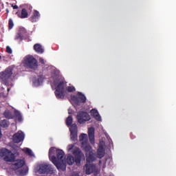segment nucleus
Returning <instances> with one entry per match:
<instances>
[{
	"instance_id": "obj_39",
	"label": "nucleus",
	"mask_w": 176,
	"mask_h": 176,
	"mask_svg": "<svg viewBox=\"0 0 176 176\" xmlns=\"http://www.w3.org/2000/svg\"><path fill=\"white\" fill-rule=\"evenodd\" d=\"M12 8H13L14 6L13 4H11Z\"/></svg>"
},
{
	"instance_id": "obj_23",
	"label": "nucleus",
	"mask_w": 176,
	"mask_h": 176,
	"mask_svg": "<svg viewBox=\"0 0 176 176\" xmlns=\"http://www.w3.org/2000/svg\"><path fill=\"white\" fill-rule=\"evenodd\" d=\"M0 126L1 127H4V128H6V127H8L9 126V123L8 121H6V120H1V123H0Z\"/></svg>"
},
{
	"instance_id": "obj_28",
	"label": "nucleus",
	"mask_w": 176,
	"mask_h": 176,
	"mask_svg": "<svg viewBox=\"0 0 176 176\" xmlns=\"http://www.w3.org/2000/svg\"><path fill=\"white\" fill-rule=\"evenodd\" d=\"M14 27V23H13V20L9 19L8 21V28L9 30H12Z\"/></svg>"
},
{
	"instance_id": "obj_30",
	"label": "nucleus",
	"mask_w": 176,
	"mask_h": 176,
	"mask_svg": "<svg viewBox=\"0 0 176 176\" xmlns=\"http://www.w3.org/2000/svg\"><path fill=\"white\" fill-rule=\"evenodd\" d=\"M15 119L18 122H21V119H22L21 115H20V113H16V116H15Z\"/></svg>"
},
{
	"instance_id": "obj_1",
	"label": "nucleus",
	"mask_w": 176,
	"mask_h": 176,
	"mask_svg": "<svg viewBox=\"0 0 176 176\" xmlns=\"http://www.w3.org/2000/svg\"><path fill=\"white\" fill-rule=\"evenodd\" d=\"M49 157L50 160L56 166L58 170H65L67 163L65 162V157H64V151L52 147L49 151Z\"/></svg>"
},
{
	"instance_id": "obj_38",
	"label": "nucleus",
	"mask_w": 176,
	"mask_h": 176,
	"mask_svg": "<svg viewBox=\"0 0 176 176\" xmlns=\"http://www.w3.org/2000/svg\"><path fill=\"white\" fill-rule=\"evenodd\" d=\"M8 91H10V88H8Z\"/></svg>"
},
{
	"instance_id": "obj_18",
	"label": "nucleus",
	"mask_w": 176,
	"mask_h": 176,
	"mask_svg": "<svg viewBox=\"0 0 176 176\" xmlns=\"http://www.w3.org/2000/svg\"><path fill=\"white\" fill-rule=\"evenodd\" d=\"M34 50H35V52H36V53H38L39 54H42V53L45 52V50L42 47V45L38 43L34 45Z\"/></svg>"
},
{
	"instance_id": "obj_3",
	"label": "nucleus",
	"mask_w": 176,
	"mask_h": 176,
	"mask_svg": "<svg viewBox=\"0 0 176 176\" xmlns=\"http://www.w3.org/2000/svg\"><path fill=\"white\" fill-rule=\"evenodd\" d=\"M24 164H25V161H24V160H16L13 161L11 168L12 170H14L16 175L24 176L27 174V173H28L27 169H22Z\"/></svg>"
},
{
	"instance_id": "obj_25",
	"label": "nucleus",
	"mask_w": 176,
	"mask_h": 176,
	"mask_svg": "<svg viewBox=\"0 0 176 176\" xmlns=\"http://www.w3.org/2000/svg\"><path fill=\"white\" fill-rule=\"evenodd\" d=\"M74 162H75V161L74 160V158H73L72 157H71V156H69V155L67 157V164H68L69 166L72 165Z\"/></svg>"
},
{
	"instance_id": "obj_40",
	"label": "nucleus",
	"mask_w": 176,
	"mask_h": 176,
	"mask_svg": "<svg viewBox=\"0 0 176 176\" xmlns=\"http://www.w3.org/2000/svg\"><path fill=\"white\" fill-rule=\"evenodd\" d=\"M6 116V118H10V117H9V116Z\"/></svg>"
},
{
	"instance_id": "obj_24",
	"label": "nucleus",
	"mask_w": 176,
	"mask_h": 176,
	"mask_svg": "<svg viewBox=\"0 0 176 176\" xmlns=\"http://www.w3.org/2000/svg\"><path fill=\"white\" fill-rule=\"evenodd\" d=\"M66 90L68 93H74V91H76V89H75L74 86H69L66 87Z\"/></svg>"
},
{
	"instance_id": "obj_34",
	"label": "nucleus",
	"mask_w": 176,
	"mask_h": 176,
	"mask_svg": "<svg viewBox=\"0 0 176 176\" xmlns=\"http://www.w3.org/2000/svg\"><path fill=\"white\" fill-rule=\"evenodd\" d=\"M89 111H97V109L92 108V109H89Z\"/></svg>"
},
{
	"instance_id": "obj_29",
	"label": "nucleus",
	"mask_w": 176,
	"mask_h": 176,
	"mask_svg": "<svg viewBox=\"0 0 176 176\" xmlns=\"http://www.w3.org/2000/svg\"><path fill=\"white\" fill-rule=\"evenodd\" d=\"M18 32L21 33V36L24 38V36L27 34V30H25L24 28H21Z\"/></svg>"
},
{
	"instance_id": "obj_7",
	"label": "nucleus",
	"mask_w": 176,
	"mask_h": 176,
	"mask_svg": "<svg viewBox=\"0 0 176 176\" xmlns=\"http://www.w3.org/2000/svg\"><path fill=\"white\" fill-rule=\"evenodd\" d=\"M67 151L71 153H74V155L77 157V159L76 160V164L77 166H80V158L82 156H83V155L82 153H80L79 148H78L76 146H74V144H69L67 146Z\"/></svg>"
},
{
	"instance_id": "obj_6",
	"label": "nucleus",
	"mask_w": 176,
	"mask_h": 176,
	"mask_svg": "<svg viewBox=\"0 0 176 176\" xmlns=\"http://www.w3.org/2000/svg\"><path fill=\"white\" fill-rule=\"evenodd\" d=\"M23 64L25 68H30V69L38 68V60L31 55L25 56Z\"/></svg>"
},
{
	"instance_id": "obj_4",
	"label": "nucleus",
	"mask_w": 176,
	"mask_h": 176,
	"mask_svg": "<svg viewBox=\"0 0 176 176\" xmlns=\"http://www.w3.org/2000/svg\"><path fill=\"white\" fill-rule=\"evenodd\" d=\"M55 86V96L58 100H64L65 97V87H67V82L65 80H60L57 82Z\"/></svg>"
},
{
	"instance_id": "obj_10",
	"label": "nucleus",
	"mask_w": 176,
	"mask_h": 176,
	"mask_svg": "<svg viewBox=\"0 0 176 176\" xmlns=\"http://www.w3.org/2000/svg\"><path fill=\"white\" fill-rule=\"evenodd\" d=\"M72 100L76 105H80V104H85L86 102V96L82 92H78L77 96H71Z\"/></svg>"
},
{
	"instance_id": "obj_36",
	"label": "nucleus",
	"mask_w": 176,
	"mask_h": 176,
	"mask_svg": "<svg viewBox=\"0 0 176 176\" xmlns=\"http://www.w3.org/2000/svg\"><path fill=\"white\" fill-rule=\"evenodd\" d=\"M72 113V111L69 112V115H71Z\"/></svg>"
},
{
	"instance_id": "obj_35",
	"label": "nucleus",
	"mask_w": 176,
	"mask_h": 176,
	"mask_svg": "<svg viewBox=\"0 0 176 176\" xmlns=\"http://www.w3.org/2000/svg\"><path fill=\"white\" fill-rule=\"evenodd\" d=\"M0 138H2V132L0 131Z\"/></svg>"
},
{
	"instance_id": "obj_9",
	"label": "nucleus",
	"mask_w": 176,
	"mask_h": 176,
	"mask_svg": "<svg viewBox=\"0 0 176 176\" xmlns=\"http://www.w3.org/2000/svg\"><path fill=\"white\" fill-rule=\"evenodd\" d=\"M0 157L4 159L6 162H13L14 160V155L6 148H2L0 151Z\"/></svg>"
},
{
	"instance_id": "obj_31",
	"label": "nucleus",
	"mask_w": 176,
	"mask_h": 176,
	"mask_svg": "<svg viewBox=\"0 0 176 176\" xmlns=\"http://www.w3.org/2000/svg\"><path fill=\"white\" fill-rule=\"evenodd\" d=\"M6 52L8 53V54H12V53H13V51L12 50V48H10L9 46H7Z\"/></svg>"
},
{
	"instance_id": "obj_5",
	"label": "nucleus",
	"mask_w": 176,
	"mask_h": 176,
	"mask_svg": "<svg viewBox=\"0 0 176 176\" xmlns=\"http://www.w3.org/2000/svg\"><path fill=\"white\" fill-rule=\"evenodd\" d=\"M12 75H13V67H8L5 71L1 72L0 73V82L2 85H5V86L9 85V80L10 78H12Z\"/></svg>"
},
{
	"instance_id": "obj_12",
	"label": "nucleus",
	"mask_w": 176,
	"mask_h": 176,
	"mask_svg": "<svg viewBox=\"0 0 176 176\" xmlns=\"http://www.w3.org/2000/svg\"><path fill=\"white\" fill-rule=\"evenodd\" d=\"M70 138L72 141H76L78 140V126L76 124H72L70 128Z\"/></svg>"
},
{
	"instance_id": "obj_32",
	"label": "nucleus",
	"mask_w": 176,
	"mask_h": 176,
	"mask_svg": "<svg viewBox=\"0 0 176 176\" xmlns=\"http://www.w3.org/2000/svg\"><path fill=\"white\" fill-rule=\"evenodd\" d=\"M39 62H40L41 64H45V60H44L43 58H39Z\"/></svg>"
},
{
	"instance_id": "obj_13",
	"label": "nucleus",
	"mask_w": 176,
	"mask_h": 176,
	"mask_svg": "<svg viewBox=\"0 0 176 176\" xmlns=\"http://www.w3.org/2000/svg\"><path fill=\"white\" fill-rule=\"evenodd\" d=\"M24 133L19 131L13 135V141L14 142L19 144V142H21V141H24Z\"/></svg>"
},
{
	"instance_id": "obj_11",
	"label": "nucleus",
	"mask_w": 176,
	"mask_h": 176,
	"mask_svg": "<svg viewBox=\"0 0 176 176\" xmlns=\"http://www.w3.org/2000/svg\"><path fill=\"white\" fill-rule=\"evenodd\" d=\"M77 119L80 124H83V123H86V122L89 121L90 116L85 111H81L78 114Z\"/></svg>"
},
{
	"instance_id": "obj_41",
	"label": "nucleus",
	"mask_w": 176,
	"mask_h": 176,
	"mask_svg": "<svg viewBox=\"0 0 176 176\" xmlns=\"http://www.w3.org/2000/svg\"><path fill=\"white\" fill-rule=\"evenodd\" d=\"M1 58H2V56L0 55V60H1Z\"/></svg>"
},
{
	"instance_id": "obj_37",
	"label": "nucleus",
	"mask_w": 176,
	"mask_h": 176,
	"mask_svg": "<svg viewBox=\"0 0 176 176\" xmlns=\"http://www.w3.org/2000/svg\"><path fill=\"white\" fill-rule=\"evenodd\" d=\"M6 12H7V13H9V10L7 9V10H6Z\"/></svg>"
},
{
	"instance_id": "obj_15",
	"label": "nucleus",
	"mask_w": 176,
	"mask_h": 176,
	"mask_svg": "<svg viewBox=\"0 0 176 176\" xmlns=\"http://www.w3.org/2000/svg\"><path fill=\"white\" fill-rule=\"evenodd\" d=\"M39 17H41V14H39V12L34 10L33 14L30 18V20L32 21V23H36V21L39 20Z\"/></svg>"
},
{
	"instance_id": "obj_21",
	"label": "nucleus",
	"mask_w": 176,
	"mask_h": 176,
	"mask_svg": "<svg viewBox=\"0 0 176 176\" xmlns=\"http://www.w3.org/2000/svg\"><path fill=\"white\" fill-rule=\"evenodd\" d=\"M85 171H86V174H91V173H93V166H91V164H87V165L85 166Z\"/></svg>"
},
{
	"instance_id": "obj_33",
	"label": "nucleus",
	"mask_w": 176,
	"mask_h": 176,
	"mask_svg": "<svg viewBox=\"0 0 176 176\" xmlns=\"http://www.w3.org/2000/svg\"><path fill=\"white\" fill-rule=\"evenodd\" d=\"M13 9H19V6L17 5L14 6Z\"/></svg>"
},
{
	"instance_id": "obj_19",
	"label": "nucleus",
	"mask_w": 176,
	"mask_h": 176,
	"mask_svg": "<svg viewBox=\"0 0 176 176\" xmlns=\"http://www.w3.org/2000/svg\"><path fill=\"white\" fill-rule=\"evenodd\" d=\"M104 155H105V153L104 152V147L100 146L98 150V157L101 159L102 157H104Z\"/></svg>"
},
{
	"instance_id": "obj_2",
	"label": "nucleus",
	"mask_w": 176,
	"mask_h": 176,
	"mask_svg": "<svg viewBox=\"0 0 176 176\" xmlns=\"http://www.w3.org/2000/svg\"><path fill=\"white\" fill-rule=\"evenodd\" d=\"M87 134L82 133L80 135V142L81 144V147L85 152H87V162L90 163L94 162V153L91 151V147L87 142Z\"/></svg>"
},
{
	"instance_id": "obj_17",
	"label": "nucleus",
	"mask_w": 176,
	"mask_h": 176,
	"mask_svg": "<svg viewBox=\"0 0 176 176\" xmlns=\"http://www.w3.org/2000/svg\"><path fill=\"white\" fill-rule=\"evenodd\" d=\"M88 135L91 144H94V128L91 127L88 129Z\"/></svg>"
},
{
	"instance_id": "obj_16",
	"label": "nucleus",
	"mask_w": 176,
	"mask_h": 176,
	"mask_svg": "<svg viewBox=\"0 0 176 176\" xmlns=\"http://www.w3.org/2000/svg\"><path fill=\"white\" fill-rule=\"evenodd\" d=\"M43 82V77L42 76H38L36 78H35L33 80V85L36 87H38V86H41V83Z\"/></svg>"
},
{
	"instance_id": "obj_22",
	"label": "nucleus",
	"mask_w": 176,
	"mask_h": 176,
	"mask_svg": "<svg viewBox=\"0 0 176 176\" xmlns=\"http://www.w3.org/2000/svg\"><path fill=\"white\" fill-rule=\"evenodd\" d=\"M23 152L26 153V155H28L29 156L34 157V153H32V151L28 148H25L23 149Z\"/></svg>"
},
{
	"instance_id": "obj_8",
	"label": "nucleus",
	"mask_w": 176,
	"mask_h": 176,
	"mask_svg": "<svg viewBox=\"0 0 176 176\" xmlns=\"http://www.w3.org/2000/svg\"><path fill=\"white\" fill-rule=\"evenodd\" d=\"M52 171V166L46 163L37 164L34 167V173L37 174H45L46 173H50Z\"/></svg>"
},
{
	"instance_id": "obj_20",
	"label": "nucleus",
	"mask_w": 176,
	"mask_h": 176,
	"mask_svg": "<svg viewBox=\"0 0 176 176\" xmlns=\"http://www.w3.org/2000/svg\"><path fill=\"white\" fill-rule=\"evenodd\" d=\"M91 115H92V116H94V118H95L96 120L101 121V116H100V114L98 113V111H91Z\"/></svg>"
},
{
	"instance_id": "obj_27",
	"label": "nucleus",
	"mask_w": 176,
	"mask_h": 176,
	"mask_svg": "<svg viewBox=\"0 0 176 176\" xmlns=\"http://www.w3.org/2000/svg\"><path fill=\"white\" fill-rule=\"evenodd\" d=\"M66 124L67 126H71V124H72V117L69 116L67 119H66Z\"/></svg>"
},
{
	"instance_id": "obj_26",
	"label": "nucleus",
	"mask_w": 176,
	"mask_h": 176,
	"mask_svg": "<svg viewBox=\"0 0 176 176\" xmlns=\"http://www.w3.org/2000/svg\"><path fill=\"white\" fill-rule=\"evenodd\" d=\"M24 38V37H23L21 36V33H18L16 34V36H15V41H23V39Z\"/></svg>"
},
{
	"instance_id": "obj_14",
	"label": "nucleus",
	"mask_w": 176,
	"mask_h": 176,
	"mask_svg": "<svg viewBox=\"0 0 176 176\" xmlns=\"http://www.w3.org/2000/svg\"><path fill=\"white\" fill-rule=\"evenodd\" d=\"M16 15L19 17V19H27V17H28V12L25 8H23L21 12H16Z\"/></svg>"
}]
</instances>
